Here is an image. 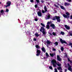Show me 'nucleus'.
Segmentation results:
<instances>
[{
	"instance_id": "nucleus-22",
	"label": "nucleus",
	"mask_w": 72,
	"mask_h": 72,
	"mask_svg": "<svg viewBox=\"0 0 72 72\" xmlns=\"http://www.w3.org/2000/svg\"><path fill=\"white\" fill-rule=\"evenodd\" d=\"M35 47L37 49H40V47L38 45H36Z\"/></svg>"
},
{
	"instance_id": "nucleus-28",
	"label": "nucleus",
	"mask_w": 72,
	"mask_h": 72,
	"mask_svg": "<svg viewBox=\"0 0 72 72\" xmlns=\"http://www.w3.org/2000/svg\"><path fill=\"white\" fill-rule=\"evenodd\" d=\"M57 68L58 70H60V69H62V67H58Z\"/></svg>"
},
{
	"instance_id": "nucleus-17",
	"label": "nucleus",
	"mask_w": 72,
	"mask_h": 72,
	"mask_svg": "<svg viewBox=\"0 0 72 72\" xmlns=\"http://www.w3.org/2000/svg\"><path fill=\"white\" fill-rule=\"evenodd\" d=\"M64 5L66 6H69V5H70V3H65Z\"/></svg>"
},
{
	"instance_id": "nucleus-30",
	"label": "nucleus",
	"mask_w": 72,
	"mask_h": 72,
	"mask_svg": "<svg viewBox=\"0 0 72 72\" xmlns=\"http://www.w3.org/2000/svg\"><path fill=\"white\" fill-rule=\"evenodd\" d=\"M61 35H64V33L63 32H61Z\"/></svg>"
},
{
	"instance_id": "nucleus-16",
	"label": "nucleus",
	"mask_w": 72,
	"mask_h": 72,
	"mask_svg": "<svg viewBox=\"0 0 72 72\" xmlns=\"http://www.w3.org/2000/svg\"><path fill=\"white\" fill-rule=\"evenodd\" d=\"M65 27L66 29H67V30H69V29H70V27L68 26L67 25H65Z\"/></svg>"
},
{
	"instance_id": "nucleus-11",
	"label": "nucleus",
	"mask_w": 72,
	"mask_h": 72,
	"mask_svg": "<svg viewBox=\"0 0 72 72\" xmlns=\"http://www.w3.org/2000/svg\"><path fill=\"white\" fill-rule=\"evenodd\" d=\"M38 15L39 16V17H41L42 16V13H41V11H38L37 12Z\"/></svg>"
},
{
	"instance_id": "nucleus-29",
	"label": "nucleus",
	"mask_w": 72,
	"mask_h": 72,
	"mask_svg": "<svg viewBox=\"0 0 72 72\" xmlns=\"http://www.w3.org/2000/svg\"><path fill=\"white\" fill-rule=\"evenodd\" d=\"M49 68H50V69H53V67H52V66H50L49 67Z\"/></svg>"
},
{
	"instance_id": "nucleus-8",
	"label": "nucleus",
	"mask_w": 72,
	"mask_h": 72,
	"mask_svg": "<svg viewBox=\"0 0 72 72\" xmlns=\"http://www.w3.org/2000/svg\"><path fill=\"white\" fill-rule=\"evenodd\" d=\"M37 56H39L40 55V53H41V51L40 50H38V49H37Z\"/></svg>"
},
{
	"instance_id": "nucleus-45",
	"label": "nucleus",
	"mask_w": 72,
	"mask_h": 72,
	"mask_svg": "<svg viewBox=\"0 0 72 72\" xmlns=\"http://www.w3.org/2000/svg\"><path fill=\"white\" fill-rule=\"evenodd\" d=\"M30 2L31 3H33V0H30Z\"/></svg>"
},
{
	"instance_id": "nucleus-31",
	"label": "nucleus",
	"mask_w": 72,
	"mask_h": 72,
	"mask_svg": "<svg viewBox=\"0 0 72 72\" xmlns=\"http://www.w3.org/2000/svg\"><path fill=\"white\" fill-rule=\"evenodd\" d=\"M5 12H7V13H8V12H9V9H6Z\"/></svg>"
},
{
	"instance_id": "nucleus-46",
	"label": "nucleus",
	"mask_w": 72,
	"mask_h": 72,
	"mask_svg": "<svg viewBox=\"0 0 72 72\" xmlns=\"http://www.w3.org/2000/svg\"><path fill=\"white\" fill-rule=\"evenodd\" d=\"M53 51H55V50H56V49H55V48H53Z\"/></svg>"
},
{
	"instance_id": "nucleus-33",
	"label": "nucleus",
	"mask_w": 72,
	"mask_h": 72,
	"mask_svg": "<svg viewBox=\"0 0 72 72\" xmlns=\"http://www.w3.org/2000/svg\"><path fill=\"white\" fill-rule=\"evenodd\" d=\"M54 5L56 8H59V6H58L56 4H54Z\"/></svg>"
},
{
	"instance_id": "nucleus-35",
	"label": "nucleus",
	"mask_w": 72,
	"mask_h": 72,
	"mask_svg": "<svg viewBox=\"0 0 72 72\" xmlns=\"http://www.w3.org/2000/svg\"><path fill=\"white\" fill-rule=\"evenodd\" d=\"M68 45L70 46H71V47L72 48V43H69V44Z\"/></svg>"
},
{
	"instance_id": "nucleus-9",
	"label": "nucleus",
	"mask_w": 72,
	"mask_h": 72,
	"mask_svg": "<svg viewBox=\"0 0 72 72\" xmlns=\"http://www.w3.org/2000/svg\"><path fill=\"white\" fill-rule=\"evenodd\" d=\"M68 70H69V71H72V68H71V67H72V66H70V65L69 63L68 64Z\"/></svg>"
},
{
	"instance_id": "nucleus-56",
	"label": "nucleus",
	"mask_w": 72,
	"mask_h": 72,
	"mask_svg": "<svg viewBox=\"0 0 72 72\" xmlns=\"http://www.w3.org/2000/svg\"><path fill=\"white\" fill-rule=\"evenodd\" d=\"M47 47H48V45H47Z\"/></svg>"
},
{
	"instance_id": "nucleus-53",
	"label": "nucleus",
	"mask_w": 72,
	"mask_h": 72,
	"mask_svg": "<svg viewBox=\"0 0 72 72\" xmlns=\"http://www.w3.org/2000/svg\"><path fill=\"white\" fill-rule=\"evenodd\" d=\"M57 64H59V62H57Z\"/></svg>"
},
{
	"instance_id": "nucleus-52",
	"label": "nucleus",
	"mask_w": 72,
	"mask_h": 72,
	"mask_svg": "<svg viewBox=\"0 0 72 72\" xmlns=\"http://www.w3.org/2000/svg\"><path fill=\"white\" fill-rule=\"evenodd\" d=\"M65 72H66V71H67V70L66 69H65Z\"/></svg>"
},
{
	"instance_id": "nucleus-3",
	"label": "nucleus",
	"mask_w": 72,
	"mask_h": 72,
	"mask_svg": "<svg viewBox=\"0 0 72 72\" xmlns=\"http://www.w3.org/2000/svg\"><path fill=\"white\" fill-rule=\"evenodd\" d=\"M56 19L57 20V22H59V23L60 22L61 20L60 19V17L56 16L52 18V20L53 21H55Z\"/></svg>"
},
{
	"instance_id": "nucleus-15",
	"label": "nucleus",
	"mask_w": 72,
	"mask_h": 72,
	"mask_svg": "<svg viewBox=\"0 0 72 72\" xmlns=\"http://www.w3.org/2000/svg\"><path fill=\"white\" fill-rule=\"evenodd\" d=\"M42 51H44V53H45L46 52V50H45V48H44V46H42V48H41V49Z\"/></svg>"
},
{
	"instance_id": "nucleus-25",
	"label": "nucleus",
	"mask_w": 72,
	"mask_h": 72,
	"mask_svg": "<svg viewBox=\"0 0 72 72\" xmlns=\"http://www.w3.org/2000/svg\"><path fill=\"white\" fill-rule=\"evenodd\" d=\"M46 28H47V29H49V28H50V27H49V25H47Z\"/></svg>"
},
{
	"instance_id": "nucleus-2",
	"label": "nucleus",
	"mask_w": 72,
	"mask_h": 72,
	"mask_svg": "<svg viewBox=\"0 0 72 72\" xmlns=\"http://www.w3.org/2000/svg\"><path fill=\"white\" fill-rule=\"evenodd\" d=\"M45 31V29L42 26L41 27V28L40 30V31L43 34L44 36L46 35V33H47Z\"/></svg>"
},
{
	"instance_id": "nucleus-4",
	"label": "nucleus",
	"mask_w": 72,
	"mask_h": 72,
	"mask_svg": "<svg viewBox=\"0 0 72 72\" xmlns=\"http://www.w3.org/2000/svg\"><path fill=\"white\" fill-rule=\"evenodd\" d=\"M66 14H64L63 15V17L64 18H68V19L69 18V13L68 12H66Z\"/></svg>"
},
{
	"instance_id": "nucleus-54",
	"label": "nucleus",
	"mask_w": 72,
	"mask_h": 72,
	"mask_svg": "<svg viewBox=\"0 0 72 72\" xmlns=\"http://www.w3.org/2000/svg\"><path fill=\"white\" fill-rule=\"evenodd\" d=\"M0 17H1V13H0Z\"/></svg>"
},
{
	"instance_id": "nucleus-13",
	"label": "nucleus",
	"mask_w": 72,
	"mask_h": 72,
	"mask_svg": "<svg viewBox=\"0 0 72 72\" xmlns=\"http://www.w3.org/2000/svg\"><path fill=\"white\" fill-rule=\"evenodd\" d=\"M46 43H47V45H50V44H53V43H52V42L49 41V40H47Z\"/></svg>"
},
{
	"instance_id": "nucleus-18",
	"label": "nucleus",
	"mask_w": 72,
	"mask_h": 72,
	"mask_svg": "<svg viewBox=\"0 0 72 72\" xmlns=\"http://www.w3.org/2000/svg\"><path fill=\"white\" fill-rule=\"evenodd\" d=\"M50 55L51 56V57H54V55H55V53H50Z\"/></svg>"
},
{
	"instance_id": "nucleus-44",
	"label": "nucleus",
	"mask_w": 72,
	"mask_h": 72,
	"mask_svg": "<svg viewBox=\"0 0 72 72\" xmlns=\"http://www.w3.org/2000/svg\"><path fill=\"white\" fill-rule=\"evenodd\" d=\"M69 33L70 36H72V33H71V32H70Z\"/></svg>"
},
{
	"instance_id": "nucleus-50",
	"label": "nucleus",
	"mask_w": 72,
	"mask_h": 72,
	"mask_svg": "<svg viewBox=\"0 0 72 72\" xmlns=\"http://www.w3.org/2000/svg\"><path fill=\"white\" fill-rule=\"evenodd\" d=\"M65 57H67V54H66V55H65Z\"/></svg>"
},
{
	"instance_id": "nucleus-34",
	"label": "nucleus",
	"mask_w": 72,
	"mask_h": 72,
	"mask_svg": "<svg viewBox=\"0 0 72 72\" xmlns=\"http://www.w3.org/2000/svg\"><path fill=\"white\" fill-rule=\"evenodd\" d=\"M68 61H69V62H70V63H72V62L71 61V60H70L69 58H68Z\"/></svg>"
},
{
	"instance_id": "nucleus-7",
	"label": "nucleus",
	"mask_w": 72,
	"mask_h": 72,
	"mask_svg": "<svg viewBox=\"0 0 72 72\" xmlns=\"http://www.w3.org/2000/svg\"><path fill=\"white\" fill-rule=\"evenodd\" d=\"M6 4L7 5L6 6V8L10 6L11 5V2L10 1H8L6 3Z\"/></svg>"
},
{
	"instance_id": "nucleus-32",
	"label": "nucleus",
	"mask_w": 72,
	"mask_h": 72,
	"mask_svg": "<svg viewBox=\"0 0 72 72\" xmlns=\"http://www.w3.org/2000/svg\"><path fill=\"white\" fill-rule=\"evenodd\" d=\"M66 1H68V2L71 3L72 1V0H66Z\"/></svg>"
},
{
	"instance_id": "nucleus-39",
	"label": "nucleus",
	"mask_w": 72,
	"mask_h": 72,
	"mask_svg": "<svg viewBox=\"0 0 72 72\" xmlns=\"http://www.w3.org/2000/svg\"><path fill=\"white\" fill-rule=\"evenodd\" d=\"M37 6H37V4H35V8H37Z\"/></svg>"
},
{
	"instance_id": "nucleus-23",
	"label": "nucleus",
	"mask_w": 72,
	"mask_h": 72,
	"mask_svg": "<svg viewBox=\"0 0 72 72\" xmlns=\"http://www.w3.org/2000/svg\"><path fill=\"white\" fill-rule=\"evenodd\" d=\"M35 35L36 37H39V34H38L37 33H35Z\"/></svg>"
},
{
	"instance_id": "nucleus-6",
	"label": "nucleus",
	"mask_w": 72,
	"mask_h": 72,
	"mask_svg": "<svg viewBox=\"0 0 72 72\" xmlns=\"http://www.w3.org/2000/svg\"><path fill=\"white\" fill-rule=\"evenodd\" d=\"M44 10H42V13H45V12H48V10H47V8L46 7V6H45L44 7Z\"/></svg>"
},
{
	"instance_id": "nucleus-27",
	"label": "nucleus",
	"mask_w": 72,
	"mask_h": 72,
	"mask_svg": "<svg viewBox=\"0 0 72 72\" xmlns=\"http://www.w3.org/2000/svg\"><path fill=\"white\" fill-rule=\"evenodd\" d=\"M40 24L42 26H43V27H45V24H43L42 23H41Z\"/></svg>"
},
{
	"instance_id": "nucleus-57",
	"label": "nucleus",
	"mask_w": 72,
	"mask_h": 72,
	"mask_svg": "<svg viewBox=\"0 0 72 72\" xmlns=\"http://www.w3.org/2000/svg\"><path fill=\"white\" fill-rule=\"evenodd\" d=\"M60 72H63V71H60Z\"/></svg>"
},
{
	"instance_id": "nucleus-58",
	"label": "nucleus",
	"mask_w": 72,
	"mask_h": 72,
	"mask_svg": "<svg viewBox=\"0 0 72 72\" xmlns=\"http://www.w3.org/2000/svg\"><path fill=\"white\" fill-rule=\"evenodd\" d=\"M46 0V1H48V0Z\"/></svg>"
},
{
	"instance_id": "nucleus-20",
	"label": "nucleus",
	"mask_w": 72,
	"mask_h": 72,
	"mask_svg": "<svg viewBox=\"0 0 72 72\" xmlns=\"http://www.w3.org/2000/svg\"><path fill=\"white\" fill-rule=\"evenodd\" d=\"M60 6L61 9H63V10H65V8L62 5H60Z\"/></svg>"
},
{
	"instance_id": "nucleus-14",
	"label": "nucleus",
	"mask_w": 72,
	"mask_h": 72,
	"mask_svg": "<svg viewBox=\"0 0 72 72\" xmlns=\"http://www.w3.org/2000/svg\"><path fill=\"white\" fill-rule=\"evenodd\" d=\"M50 26L52 27L53 29H55V25H54V24H51Z\"/></svg>"
},
{
	"instance_id": "nucleus-1",
	"label": "nucleus",
	"mask_w": 72,
	"mask_h": 72,
	"mask_svg": "<svg viewBox=\"0 0 72 72\" xmlns=\"http://www.w3.org/2000/svg\"><path fill=\"white\" fill-rule=\"evenodd\" d=\"M51 63H52V65L54 67H56L57 65L58 66V67H60L61 66V64H57V61L55 60H52L51 61Z\"/></svg>"
},
{
	"instance_id": "nucleus-19",
	"label": "nucleus",
	"mask_w": 72,
	"mask_h": 72,
	"mask_svg": "<svg viewBox=\"0 0 72 72\" xmlns=\"http://www.w3.org/2000/svg\"><path fill=\"white\" fill-rule=\"evenodd\" d=\"M1 13V15H3L4 14V10H1L0 11Z\"/></svg>"
},
{
	"instance_id": "nucleus-41",
	"label": "nucleus",
	"mask_w": 72,
	"mask_h": 72,
	"mask_svg": "<svg viewBox=\"0 0 72 72\" xmlns=\"http://www.w3.org/2000/svg\"><path fill=\"white\" fill-rule=\"evenodd\" d=\"M34 20L35 21H38V19L37 18H35V19Z\"/></svg>"
},
{
	"instance_id": "nucleus-10",
	"label": "nucleus",
	"mask_w": 72,
	"mask_h": 72,
	"mask_svg": "<svg viewBox=\"0 0 72 72\" xmlns=\"http://www.w3.org/2000/svg\"><path fill=\"white\" fill-rule=\"evenodd\" d=\"M50 15H51L49 14H48V15H46L47 18L46 17V20H47V19H49L50 18Z\"/></svg>"
},
{
	"instance_id": "nucleus-36",
	"label": "nucleus",
	"mask_w": 72,
	"mask_h": 72,
	"mask_svg": "<svg viewBox=\"0 0 72 72\" xmlns=\"http://www.w3.org/2000/svg\"><path fill=\"white\" fill-rule=\"evenodd\" d=\"M55 71L54 72H58V70H57V68H55Z\"/></svg>"
},
{
	"instance_id": "nucleus-42",
	"label": "nucleus",
	"mask_w": 72,
	"mask_h": 72,
	"mask_svg": "<svg viewBox=\"0 0 72 72\" xmlns=\"http://www.w3.org/2000/svg\"><path fill=\"white\" fill-rule=\"evenodd\" d=\"M49 34L50 35H51V36H53V34H52V33H51L50 32Z\"/></svg>"
},
{
	"instance_id": "nucleus-40",
	"label": "nucleus",
	"mask_w": 72,
	"mask_h": 72,
	"mask_svg": "<svg viewBox=\"0 0 72 72\" xmlns=\"http://www.w3.org/2000/svg\"><path fill=\"white\" fill-rule=\"evenodd\" d=\"M50 22H48L47 23V25H49V24H50Z\"/></svg>"
},
{
	"instance_id": "nucleus-37",
	"label": "nucleus",
	"mask_w": 72,
	"mask_h": 72,
	"mask_svg": "<svg viewBox=\"0 0 72 72\" xmlns=\"http://www.w3.org/2000/svg\"><path fill=\"white\" fill-rule=\"evenodd\" d=\"M52 34H53V35H54V36H55L56 35V34H55V33L54 32H53Z\"/></svg>"
},
{
	"instance_id": "nucleus-24",
	"label": "nucleus",
	"mask_w": 72,
	"mask_h": 72,
	"mask_svg": "<svg viewBox=\"0 0 72 72\" xmlns=\"http://www.w3.org/2000/svg\"><path fill=\"white\" fill-rule=\"evenodd\" d=\"M60 50H61L62 51H64V48L63 47H61L60 48Z\"/></svg>"
},
{
	"instance_id": "nucleus-60",
	"label": "nucleus",
	"mask_w": 72,
	"mask_h": 72,
	"mask_svg": "<svg viewBox=\"0 0 72 72\" xmlns=\"http://www.w3.org/2000/svg\"><path fill=\"white\" fill-rule=\"evenodd\" d=\"M48 5H49V4H48Z\"/></svg>"
},
{
	"instance_id": "nucleus-12",
	"label": "nucleus",
	"mask_w": 72,
	"mask_h": 72,
	"mask_svg": "<svg viewBox=\"0 0 72 72\" xmlns=\"http://www.w3.org/2000/svg\"><path fill=\"white\" fill-rule=\"evenodd\" d=\"M57 59L60 62L62 60V59H61V58H60V57L58 55H57Z\"/></svg>"
},
{
	"instance_id": "nucleus-59",
	"label": "nucleus",
	"mask_w": 72,
	"mask_h": 72,
	"mask_svg": "<svg viewBox=\"0 0 72 72\" xmlns=\"http://www.w3.org/2000/svg\"><path fill=\"white\" fill-rule=\"evenodd\" d=\"M58 5H59V4H58Z\"/></svg>"
},
{
	"instance_id": "nucleus-47",
	"label": "nucleus",
	"mask_w": 72,
	"mask_h": 72,
	"mask_svg": "<svg viewBox=\"0 0 72 72\" xmlns=\"http://www.w3.org/2000/svg\"><path fill=\"white\" fill-rule=\"evenodd\" d=\"M70 18H71V19H72V15L71 16Z\"/></svg>"
},
{
	"instance_id": "nucleus-5",
	"label": "nucleus",
	"mask_w": 72,
	"mask_h": 72,
	"mask_svg": "<svg viewBox=\"0 0 72 72\" xmlns=\"http://www.w3.org/2000/svg\"><path fill=\"white\" fill-rule=\"evenodd\" d=\"M60 41L62 44H67V43L64 40H63L62 39H60Z\"/></svg>"
},
{
	"instance_id": "nucleus-55",
	"label": "nucleus",
	"mask_w": 72,
	"mask_h": 72,
	"mask_svg": "<svg viewBox=\"0 0 72 72\" xmlns=\"http://www.w3.org/2000/svg\"><path fill=\"white\" fill-rule=\"evenodd\" d=\"M0 4H1V2L0 1Z\"/></svg>"
},
{
	"instance_id": "nucleus-38",
	"label": "nucleus",
	"mask_w": 72,
	"mask_h": 72,
	"mask_svg": "<svg viewBox=\"0 0 72 72\" xmlns=\"http://www.w3.org/2000/svg\"><path fill=\"white\" fill-rule=\"evenodd\" d=\"M36 1L37 3H40V1L39 0H36Z\"/></svg>"
},
{
	"instance_id": "nucleus-48",
	"label": "nucleus",
	"mask_w": 72,
	"mask_h": 72,
	"mask_svg": "<svg viewBox=\"0 0 72 72\" xmlns=\"http://www.w3.org/2000/svg\"><path fill=\"white\" fill-rule=\"evenodd\" d=\"M41 1L42 3H44V1L43 0Z\"/></svg>"
},
{
	"instance_id": "nucleus-43",
	"label": "nucleus",
	"mask_w": 72,
	"mask_h": 72,
	"mask_svg": "<svg viewBox=\"0 0 72 72\" xmlns=\"http://www.w3.org/2000/svg\"><path fill=\"white\" fill-rule=\"evenodd\" d=\"M33 40H34V41H36L37 40L36 39V38H34V39H33Z\"/></svg>"
},
{
	"instance_id": "nucleus-51",
	"label": "nucleus",
	"mask_w": 72,
	"mask_h": 72,
	"mask_svg": "<svg viewBox=\"0 0 72 72\" xmlns=\"http://www.w3.org/2000/svg\"><path fill=\"white\" fill-rule=\"evenodd\" d=\"M46 58V57H44L43 58V59H45Z\"/></svg>"
},
{
	"instance_id": "nucleus-26",
	"label": "nucleus",
	"mask_w": 72,
	"mask_h": 72,
	"mask_svg": "<svg viewBox=\"0 0 72 72\" xmlns=\"http://www.w3.org/2000/svg\"><path fill=\"white\" fill-rule=\"evenodd\" d=\"M54 44H55L57 46L58 45V43L57 42H56L55 43H53Z\"/></svg>"
},
{
	"instance_id": "nucleus-49",
	"label": "nucleus",
	"mask_w": 72,
	"mask_h": 72,
	"mask_svg": "<svg viewBox=\"0 0 72 72\" xmlns=\"http://www.w3.org/2000/svg\"><path fill=\"white\" fill-rule=\"evenodd\" d=\"M26 34L27 35H29V32H27V33H26Z\"/></svg>"
},
{
	"instance_id": "nucleus-21",
	"label": "nucleus",
	"mask_w": 72,
	"mask_h": 72,
	"mask_svg": "<svg viewBox=\"0 0 72 72\" xmlns=\"http://www.w3.org/2000/svg\"><path fill=\"white\" fill-rule=\"evenodd\" d=\"M46 55L47 57L46 58H49V54L48 53L46 52Z\"/></svg>"
}]
</instances>
